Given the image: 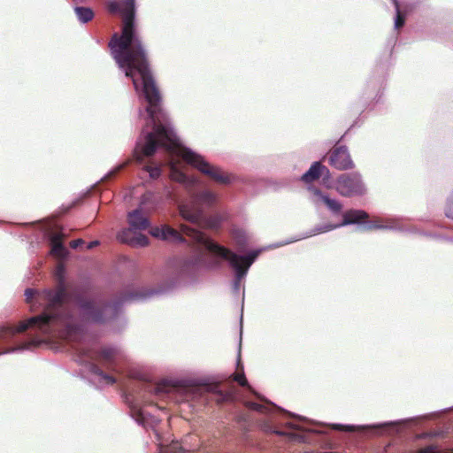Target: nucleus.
I'll return each mask as SVG.
<instances>
[{
	"label": "nucleus",
	"instance_id": "f257e3e1",
	"mask_svg": "<svg viewBox=\"0 0 453 453\" xmlns=\"http://www.w3.org/2000/svg\"><path fill=\"white\" fill-rule=\"evenodd\" d=\"M115 13L120 19V35L115 33V48L119 53L116 62L125 69L126 75L133 79L138 73L143 85L148 101L147 112L152 124V131L147 132L143 140L137 142L134 149L135 159L142 162L144 157L152 156L157 148L162 147L170 154L180 155L184 161L196 167L204 175L219 184H228L231 177L221 168L211 165L192 150L181 147L173 129L169 127L168 117L161 106V96L149 68L142 42L137 35L135 22V0L115 1Z\"/></svg>",
	"mask_w": 453,
	"mask_h": 453
},
{
	"label": "nucleus",
	"instance_id": "f03ea898",
	"mask_svg": "<svg viewBox=\"0 0 453 453\" xmlns=\"http://www.w3.org/2000/svg\"><path fill=\"white\" fill-rule=\"evenodd\" d=\"M56 287L36 290H25L26 302L33 312L42 309L39 315L20 321L18 326H0V340L7 341L17 333L30 330L36 336H50L61 330L71 329L73 313L66 304L68 291L65 279V267L59 264L55 272Z\"/></svg>",
	"mask_w": 453,
	"mask_h": 453
},
{
	"label": "nucleus",
	"instance_id": "7ed1b4c3",
	"mask_svg": "<svg viewBox=\"0 0 453 453\" xmlns=\"http://www.w3.org/2000/svg\"><path fill=\"white\" fill-rule=\"evenodd\" d=\"M150 234L164 241L178 243L186 241L183 235L190 237L193 242L203 245L210 252L228 261L231 267L234 270L235 278L238 280H242L247 274L249 268L259 254L258 251H252L247 256H239L229 249L214 242L196 228L190 227L184 224L180 225V231L168 225H164L161 227L157 226L150 230Z\"/></svg>",
	"mask_w": 453,
	"mask_h": 453
},
{
	"label": "nucleus",
	"instance_id": "20e7f679",
	"mask_svg": "<svg viewBox=\"0 0 453 453\" xmlns=\"http://www.w3.org/2000/svg\"><path fill=\"white\" fill-rule=\"evenodd\" d=\"M216 202V195L210 190H203L192 196L188 203L179 205L182 219L202 227L205 226L203 219V206L210 207Z\"/></svg>",
	"mask_w": 453,
	"mask_h": 453
},
{
	"label": "nucleus",
	"instance_id": "39448f33",
	"mask_svg": "<svg viewBox=\"0 0 453 453\" xmlns=\"http://www.w3.org/2000/svg\"><path fill=\"white\" fill-rule=\"evenodd\" d=\"M128 222L130 228L125 230L119 236V240L132 247H146L149 245L147 235L137 232V230H145L150 226L147 216L142 209L139 208L128 214Z\"/></svg>",
	"mask_w": 453,
	"mask_h": 453
},
{
	"label": "nucleus",
	"instance_id": "423d86ee",
	"mask_svg": "<svg viewBox=\"0 0 453 453\" xmlns=\"http://www.w3.org/2000/svg\"><path fill=\"white\" fill-rule=\"evenodd\" d=\"M334 188L341 196L345 197L360 196L365 192L361 175L357 173L340 174L335 180Z\"/></svg>",
	"mask_w": 453,
	"mask_h": 453
},
{
	"label": "nucleus",
	"instance_id": "0eeeda50",
	"mask_svg": "<svg viewBox=\"0 0 453 453\" xmlns=\"http://www.w3.org/2000/svg\"><path fill=\"white\" fill-rule=\"evenodd\" d=\"M88 320L95 323H103L108 317L111 307L102 300H83L80 303Z\"/></svg>",
	"mask_w": 453,
	"mask_h": 453
},
{
	"label": "nucleus",
	"instance_id": "6e6552de",
	"mask_svg": "<svg viewBox=\"0 0 453 453\" xmlns=\"http://www.w3.org/2000/svg\"><path fill=\"white\" fill-rule=\"evenodd\" d=\"M327 159L329 165L339 171L351 170L355 167L347 147L343 145H335L328 153Z\"/></svg>",
	"mask_w": 453,
	"mask_h": 453
},
{
	"label": "nucleus",
	"instance_id": "1a4fd4ad",
	"mask_svg": "<svg viewBox=\"0 0 453 453\" xmlns=\"http://www.w3.org/2000/svg\"><path fill=\"white\" fill-rule=\"evenodd\" d=\"M342 218L343 219L341 224H325L323 226H317L312 231V234L326 233L342 226L359 223L361 221L366 220L369 218V215L367 212L362 210H349L344 212Z\"/></svg>",
	"mask_w": 453,
	"mask_h": 453
},
{
	"label": "nucleus",
	"instance_id": "9d476101",
	"mask_svg": "<svg viewBox=\"0 0 453 453\" xmlns=\"http://www.w3.org/2000/svg\"><path fill=\"white\" fill-rule=\"evenodd\" d=\"M152 292L143 291L135 289L134 288H127L120 292L118 295H115V311L117 308L124 303H130L136 300L143 299L149 296H150Z\"/></svg>",
	"mask_w": 453,
	"mask_h": 453
},
{
	"label": "nucleus",
	"instance_id": "9b49d317",
	"mask_svg": "<svg viewBox=\"0 0 453 453\" xmlns=\"http://www.w3.org/2000/svg\"><path fill=\"white\" fill-rule=\"evenodd\" d=\"M320 177H324V180L328 179L330 177V172L328 168L320 162H314L310 169L303 174L301 180L308 184L314 182Z\"/></svg>",
	"mask_w": 453,
	"mask_h": 453
},
{
	"label": "nucleus",
	"instance_id": "f8f14e48",
	"mask_svg": "<svg viewBox=\"0 0 453 453\" xmlns=\"http://www.w3.org/2000/svg\"><path fill=\"white\" fill-rule=\"evenodd\" d=\"M65 237V235L62 232V229H60L59 231L52 234L50 238L51 245L50 253L59 259L65 258L68 253L63 245V240Z\"/></svg>",
	"mask_w": 453,
	"mask_h": 453
},
{
	"label": "nucleus",
	"instance_id": "ddd939ff",
	"mask_svg": "<svg viewBox=\"0 0 453 453\" xmlns=\"http://www.w3.org/2000/svg\"><path fill=\"white\" fill-rule=\"evenodd\" d=\"M309 190L312 193V195L318 197L323 203H325L327 208L332 211L334 213H339L342 209V204L335 200L330 198L327 195L324 194L319 188L312 187L310 188Z\"/></svg>",
	"mask_w": 453,
	"mask_h": 453
},
{
	"label": "nucleus",
	"instance_id": "4468645a",
	"mask_svg": "<svg viewBox=\"0 0 453 453\" xmlns=\"http://www.w3.org/2000/svg\"><path fill=\"white\" fill-rule=\"evenodd\" d=\"M146 390L156 396H162L165 394H169L172 388L165 381H162L157 384L147 385Z\"/></svg>",
	"mask_w": 453,
	"mask_h": 453
},
{
	"label": "nucleus",
	"instance_id": "2eb2a0df",
	"mask_svg": "<svg viewBox=\"0 0 453 453\" xmlns=\"http://www.w3.org/2000/svg\"><path fill=\"white\" fill-rule=\"evenodd\" d=\"M170 165V178L180 183H186L188 177L180 170L177 168V164L173 159L169 162Z\"/></svg>",
	"mask_w": 453,
	"mask_h": 453
},
{
	"label": "nucleus",
	"instance_id": "dca6fc26",
	"mask_svg": "<svg viewBox=\"0 0 453 453\" xmlns=\"http://www.w3.org/2000/svg\"><path fill=\"white\" fill-rule=\"evenodd\" d=\"M74 12L78 19L82 23H87L94 18V12L88 7H75Z\"/></svg>",
	"mask_w": 453,
	"mask_h": 453
},
{
	"label": "nucleus",
	"instance_id": "f3484780",
	"mask_svg": "<svg viewBox=\"0 0 453 453\" xmlns=\"http://www.w3.org/2000/svg\"><path fill=\"white\" fill-rule=\"evenodd\" d=\"M237 369H241L240 372H235L232 375L233 380L237 382L240 386L247 388L249 390H251V387L249 385L248 380L245 377L243 367L238 364Z\"/></svg>",
	"mask_w": 453,
	"mask_h": 453
},
{
	"label": "nucleus",
	"instance_id": "a211bd4d",
	"mask_svg": "<svg viewBox=\"0 0 453 453\" xmlns=\"http://www.w3.org/2000/svg\"><path fill=\"white\" fill-rule=\"evenodd\" d=\"M92 372L99 377L100 381H103L107 385L113 384V377L106 374L100 367L96 365L93 366Z\"/></svg>",
	"mask_w": 453,
	"mask_h": 453
},
{
	"label": "nucleus",
	"instance_id": "6ab92c4d",
	"mask_svg": "<svg viewBox=\"0 0 453 453\" xmlns=\"http://www.w3.org/2000/svg\"><path fill=\"white\" fill-rule=\"evenodd\" d=\"M416 453H453V449L446 451L436 444H430L417 450Z\"/></svg>",
	"mask_w": 453,
	"mask_h": 453
},
{
	"label": "nucleus",
	"instance_id": "aec40b11",
	"mask_svg": "<svg viewBox=\"0 0 453 453\" xmlns=\"http://www.w3.org/2000/svg\"><path fill=\"white\" fill-rule=\"evenodd\" d=\"M144 170L150 174L151 179H157L161 174L160 166L155 164L146 165Z\"/></svg>",
	"mask_w": 453,
	"mask_h": 453
},
{
	"label": "nucleus",
	"instance_id": "412c9836",
	"mask_svg": "<svg viewBox=\"0 0 453 453\" xmlns=\"http://www.w3.org/2000/svg\"><path fill=\"white\" fill-rule=\"evenodd\" d=\"M405 23V17L404 15L400 12L398 5H396V18L395 20V27L396 29L401 28L403 27Z\"/></svg>",
	"mask_w": 453,
	"mask_h": 453
},
{
	"label": "nucleus",
	"instance_id": "4be33fe9",
	"mask_svg": "<svg viewBox=\"0 0 453 453\" xmlns=\"http://www.w3.org/2000/svg\"><path fill=\"white\" fill-rule=\"evenodd\" d=\"M445 215L453 219V193L450 195L449 198L448 204L445 209Z\"/></svg>",
	"mask_w": 453,
	"mask_h": 453
},
{
	"label": "nucleus",
	"instance_id": "5701e85b",
	"mask_svg": "<svg viewBox=\"0 0 453 453\" xmlns=\"http://www.w3.org/2000/svg\"><path fill=\"white\" fill-rule=\"evenodd\" d=\"M246 405L253 410V411H260V412H263L265 411V406L260 404V403H254V402H248L246 403Z\"/></svg>",
	"mask_w": 453,
	"mask_h": 453
},
{
	"label": "nucleus",
	"instance_id": "b1692460",
	"mask_svg": "<svg viewBox=\"0 0 453 453\" xmlns=\"http://www.w3.org/2000/svg\"><path fill=\"white\" fill-rule=\"evenodd\" d=\"M42 341L40 340V339H34L30 342H25L23 343L22 345H20L18 349H28L30 346L34 345V346H38Z\"/></svg>",
	"mask_w": 453,
	"mask_h": 453
},
{
	"label": "nucleus",
	"instance_id": "393cba45",
	"mask_svg": "<svg viewBox=\"0 0 453 453\" xmlns=\"http://www.w3.org/2000/svg\"><path fill=\"white\" fill-rule=\"evenodd\" d=\"M84 241L82 239H76L70 242V247L72 249H77L79 246L82 245Z\"/></svg>",
	"mask_w": 453,
	"mask_h": 453
},
{
	"label": "nucleus",
	"instance_id": "a878e982",
	"mask_svg": "<svg viewBox=\"0 0 453 453\" xmlns=\"http://www.w3.org/2000/svg\"><path fill=\"white\" fill-rule=\"evenodd\" d=\"M108 49L111 54H113V35L110 38L108 42Z\"/></svg>",
	"mask_w": 453,
	"mask_h": 453
},
{
	"label": "nucleus",
	"instance_id": "bb28decb",
	"mask_svg": "<svg viewBox=\"0 0 453 453\" xmlns=\"http://www.w3.org/2000/svg\"><path fill=\"white\" fill-rule=\"evenodd\" d=\"M99 244L98 241H93V242H90L88 246H87V249L88 250H91L95 247H96L97 245Z\"/></svg>",
	"mask_w": 453,
	"mask_h": 453
},
{
	"label": "nucleus",
	"instance_id": "cd10ccee",
	"mask_svg": "<svg viewBox=\"0 0 453 453\" xmlns=\"http://www.w3.org/2000/svg\"><path fill=\"white\" fill-rule=\"evenodd\" d=\"M102 357H103V358H104V359H105V360L110 359V357H111V353H110V351H109V350H107V351H104V352L102 353Z\"/></svg>",
	"mask_w": 453,
	"mask_h": 453
},
{
	"label": "nucleus",
	"instance_id": "c85d7f7f",
	"mask_svg": "<svg viewBox=\"0 0 453 453\" xmlns=\"http://www.w3.org/2000/svg\"><path fill=\"white\" fill-rule=\"evenodd\" d=\"M107 10L110 13H113V2H109L107 4Z\"/></svg>",
	"mask_w": 453,
	"mask_h": 453
},
{
	"label": "nucleus",
	"instance_id": "c756f323",
	"mask_svg": "<svg viewBox=\"0 0 453 453\" xmlns=\"http://www.w3.org/2000/svg\"><path fill=\"white\" fill-rule=\"evenodd\" d=\"M380 227L381 226L379 225H370L367 226V229L372 230V229H377V228H380Z\"/></svg>",
	"mask_w": 453,
	"mask_h": 453
},
{
	"label": "nucleus",
	"instance_id": "7c9ffc66",
	"mask_svg": "<svg viewBox=\"0 0 453 453\" xmlns=\"http://www.w3.org/2000/svg\"><path fill=\"white\" fill-rule=\"evenodd\" d=\"M232 398H233V395H232L231 393H227V394L226 395V400H230V399H232Z\"/></svg>",
	"mask_w": 453,
	"mask_h": 453
},
{
	"label": "nucleus",
	"instance_id": "2f4dec72",
	"mask_svg": "<svg viewBox=\"0 0 453 453\" xmlns=\"http://www.w3.org/2000/svg\"><path fill=\"white\" fill-rule=\"evenodd\" d=\"M123 168V165H119L118 167H115L114 173H117V172L120 171Z\"/></svg>",
	"mask_w": 453,
	"mask_h": 453
},
{
	"label": "nucleus",
	"instance_id": "473e14b6",
	"mask_svg": "<svg viewBox=\"0 0 453 453\" xmlns=\"http://www.w3.org/2000/svg\"><path fill=\"white\" fill-rule=\"evenodd\" d=\"M429 434H423L421 435H419V438H425V437H427Z\"/></svg>",
	"mask_w": 453,
	"mask_h": 453
},
{
	"label": "nucleus",
	"instance_id": "72a5a7b5",
	"mask_svg": "<svg viewBox=\"0 0 453 453\" xmlns=\"http://www.w3.org/2000/svg\"><path fill=\"white\" fill-rule=\"evenodd\" d=\"M275 433H276L277 434H280V435L285 434V433H284V432H280V431H276Z\"/></svg>",
	"mask_w": 453,
	"mask_h": 453
},
{
	"label": "nucleus",
	"instance_id": "f704fd0d",
	"mask_svg": "<svg viewBox=\"0 0 453 453\" xmlns=\"http://www.w3.org/2000/svg\"><path fill=\"white\" fill-rule=\"evenodd\" d=\"M345 430L346 431H352V428L350 426H346Z\"/></svg>",
	"mask_w": 453,
	"mask_h": 453
},
{
	"label": "nucleus",
	"instance_id": "c9c22d12",
	"mask_svg": "<svg viewBox=\"0 0 453 453\" xmlns=\"http://www.w3.org/2000/svg\"><path fill=\"white\" fill-rule=\"evenodd\" d=\"M77 203H79V202L73 203V206H75Z\"/></svg>",
	"mask_w": 453,
	"mask_h": 453
}]
</instances>
